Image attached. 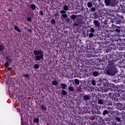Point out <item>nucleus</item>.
<instances>
[{
    "label": "nucleus",
    "mask_w": 125,
    "mask_h": 125,
    "mask_svg": "<svg viewBox=\"0 0 125 125\" xmlns=\"http://www.w3.org/2000/svg\"><path fill=\"white\" fill-rule=\"evenodd\" d=\"M93 37H94V34H93V33L90 32V33H89V38H92Z\"/></svg>",
    "instance_id": "obj_51"
},
{
    "label": "nucleus",
    "mask_w": 125,
    "mask_h": 125,
    "mask_svg": "<svg viewBox=\"0 0 125 125\" xmlns=\"http://www.w3.org/2000/svg\"><path fill=\"white\" fill-rule=\"evenodd\" d=\"M109 111H108V110L104 109L103 111V115L104 116V117H105V116L109 115Z\"/></svg>",
    "instance_id": "obj_25"
},
{
    "label": "nucleus",
    "mask_w": 125,
    "mask_h": 125,
    "mask_svg": "<svg viewBox=\"0 0 125 125\" xmlns=\"http://www.w3.org/2000/svg\"><path fill=\"white\" fill-rule=\"evenodd\" d=\"M118 91H120V92H123V91L122 89H120L119 88H117Z\"/></svg>",
    "instance_id": "obj_63"
},
{
    "label": "nucleus",
    "mask_w": 125,
    "mask_h": 125,
    "mask_svg": "<svg viewBox=\"0 0 125 125\" xmlns=\"http://www.w3.org/2000/svg\"><path fill=\"white\" fill-rule=\"evenodd\" d=\"M68 90H69V91H74L75 88L72 86H70L68 87Z\"/></svg>",
    "instance_id": "obj_45"
},
{
    "label": "nucleus",
    "mask_w": 125,
    "mask_h": 125,
    "mask_svg": "<svg viewBox=\"0 0 125 125\" xmlns=\"http://www.w3.org/2000/svg\"><path fill=\"white\" fill-rule=\"evenodd\" d=\"M89 61V62H90V63H96V59L95 58H92L90 59Z\"/></svg>",
    "instance_id": "obj_31"
},
{
    "label": "nucleus",
    "mask_w": 125,
    "mask_h": 125,
    "mask_svg": "<svg viewBox=\"0 0 125 125\" xmlns=\"http://www.w3.org/2000/svg\"><path fill=\"white\" fill-rule=\"evenodd\" d=\"M65 21L67 23H71V21L70 20V19L69 18H65Z\"/></svg>",
    "instance_id": "obj_57"
},
{
    "label": "nucleus",
    "mask_w": 125,
    "mask_h": 125,
    "mask_svg": "<svg viewBox=\"0 0 125 125\" xmlns=\"http://www.w3.org/2000/svg\"><path fill=\"white\" fill-rule=\"evenodd\" d=\"M125 96L123 95V98H120V101H123V104H116L117 108L118 109V110H119V111H123V110H125Z\"/></svg>",
    "instance_id": "obj_6"
},
{
    "label": "nucleus",
    "mask_w": 125,
    "mask_h": 125,
    "mask_svg": "<svg viewBox=\"0 0 125 125\" xmlns=\"http://www.w3.org/2000/svg\"><path fill=\"white\" fill-rule=\"evenodd\" d=\"M87 6L89 8L92 7V3H91V2H88L87 3Z\"/></svg>",
    "instance_id": "obj_48"
},
{
    "label": "nucleus",
    "mask_w": 125,
    "mask_h": 125,
    "mask_svg": "<svg viewBox=\"0 0 125 125\" xmlns=\"http://www.w3.org/2000/svg\"><path fill=\"white\" fill-rule=\"evenodd\" d=\"M62 94L63 95V96H66L67 95V91L62 89Z\"/></svg>",
    "instance_id": "obj_40"
},
{
    "label": "nucleus",
    "mask_w": 125,
    "mask_h": 125,
    "mask_svg": "<svg viewBox=\"0 0 125 125\" xmlns=\"http://www.w3.org/2000/svg\"><path fill=\"white\" fill-rule=\"evenodd\" d=\"M74 82L75 84H77V85L80 84V80H79V79H75Z\"/></svg>",
    "instance_id": "obj_46"
},
{
    "label": "nucleus",
    "mask_w": 125,
    "mask_h": 125,
    "mask_svg": "<svg viewBox=\"0 0 125 125\" xmlns=\"http://www.w3.org/2000/svg\"><path fill=\"white\" fill-rule=\"evenodd\" d=\"M94 24V28H95V31H98L99 30V27H100V22L98 20H94L93 21Z\"/></svg>",
    "instance_id": "obj_13"
},
{
    "label": "nucleus",
    "mask_w": 125,
    "mask_h": 125,
    "mask_svg": "<svg viewBox=\"0 0 125 125\" xmlns=\"http://www.w3.org/2000/svg\"><path fill=\"white\" fill-rule=\"evenodd\" d=\"M104 118L105 121L109 122H110V121H112V117H111V115H110V114L105 115L104 117Z\"/></svg>",
    "instance_id": "obj_17"
},
{
    "label": "nucleus",
    "mask_w": 125,
    "mask_h": 125,
    "mask_svg": "<svg viewBox=\"0 0 125 125\" xmlns=\"http://www.w3.org/2000/svg\"><path fill=\"white\" fill-rule=\"evenodd\" d=\"M115 22L117 25H122V24H124V16L123 15L116 14L115 16Z\"/></svg>",
    "instance_id": "obj_5"
},
{
    "label": "nucleus",
    "mask_w": 125,
    "mask_h": 125,
    "mask_svg": "<svg viewBox=\"0 0 125 125\" xmlns=\"http://www.w3.org/2000/svg\"><path fill=\"white\" fill-rule=\"evenodd\" d=\"M117 95L116 94H113L111 99L112 100H114V101H118V96H120L119 94H117Z\"/></svg>",
    "instance_id": "obj_22"
},
{
    "label": "nucleus",
    "mask_w": 125,
    "mask_h": 125,
    "mask_svg": "<svg viewBox=\"0 0 125 125\" xmlns=\"http://www.w3.org/2000/svg\"><path fill=\"white\" fill-rule=\"evenodd\" d=\"M61 86L62 88L64 90L67 87V84L62 83L61 84Z\"/></svg>",
    "instance_id": "obj_37"
},
{
    "label": "nucleus",
    "mask_w": 125,
    "mask_h": 125,
    "mask_svg": "<svg viewBox=\"0 0 125 125\" xmlns=\"http://www.w3.org/2000/svg\"><path fill=\"white\" fill-rule=\"evenodd\" d=\"M41 109L43 113H44V112H46V110H47V107H46V105L42 104L41 105Z\"/></svg>",
    "instance_id": "obj_20"
},
{
    "label": "nucleus",
    "mask_w": 125,
    "mask_h": 125,
    "mask_svg": "<svg viewBox=\"0 0 125 125\" xmlns=\"http://www.w3.org/2000/svg\"><path fill=\"white\" fill-rule=\"evenodd\" d=\"M89 11L90 12H94V11H96V8L95 7H92L89 9Z\"/></svg>",
    "instance_id": "obj_38"
},
{
    "label": "nucleus",
    "mask_w": 125,
    "mask_h": 125,
    "mask_svg": "<svg viewBox=\"0 0 125 125\" xmlns=\"http://www.w3.org/2000/svg\"><path fill=\"white\" fill-rule=\"evenodd\" d=\"M63 9L65 10V11H68L69 10V7L67 5H64L63 6Z\"/></svg>",
    "instance_id": "obj_35"
},
{
    "label": "nucleus",
    "mask_w": 125,
    "mask_h": 125,
    "mask_svg": "<svg viewBox=\"0 0 125 125\" xmlns=\"http://www.w3.org/2000/svg\"><path fill=\"white\" fill-rule=\"evenodd\" d=\"M120 5L121 6V9L120 12H122V13H125V7L123 6L122 5Z\"/></svg>",
    "instance_id": "obj_36"
},
{
    "label": "nucleus",
    "mask_w": 125,
    "mask_h": 125,
    "mask_svg": "<svg viewBox=\"0 0 125 125\" xmlns=\"http://www.w3.org/2000/svg\"><path fill=\"white\" fill-rule=\"evenodd\" d=\"M85 57H86V58H87V57H93V56L91 54H86V55H85Z\"/></svg>",
    "instance_id": "obj_54"
},
{
    "label": "nucleus",
    "mask_w": 125,
    "mask_h": 125,
    "mask_svg": "<svg viewBox=\"0 0 125 125\" xmlns=\"http://www.w3.org/2000/svg\"><path fill=\"white\" fill-rule=\"evenodd\" d=\"M27 21H28V22H32V17H28L27 18Z\"/></svg>",
    "instance_id": "obj_56"
},
{
    "label": "nucleus",
    "mask_w": 125,
    "mask_h": 125,
    "mask_svg": "<svg viewBox=\"0 0 125 125\" xmlns=\"http://www.w3.org/2000/svg\"><path fill=\"white\" fill-rule=\"evenodd\" d=\"M93 91H96V92H99V89L97 87H95L93 88Z\"/></svg>",
    "instance_id": "obj_53"
},
{
    "label": "nucleus",
    "mask_w": 125,
    "mask_h": 125,
    "mask_svg": "<svg viewBox=\"0 0 125 125\" xmlns=\"http://www.w3.org/2000/svg\"><path fill=\"white\" fill-rule=\"evenodd\" d=\"M104 100L101 99H98V104H100V105H104Z\"/></svg>",
    "instance_id": "obj_28"
},
{
    "label": "nucleus",
    "mask_w": 125,
    "mask_h": 125,
    "mask_svg": "<svg viewBox=\"0 0 125 125\" xmlns=\"http://www.w3.org/2000/svg\"><path fill=\"white\" fill-rule=\"evenodd\" d=\"M77 22L74 23V26H79V24H84V21L82 18H78L76 21Z\"/></svg>",
    "instance_id": "obj_14"
},
{
    "label": "nucleus",
    "mask_w": 125,
    "mask_h": 125,
    "mask_svg": "<svg viewBox=\"0 0 125 125\" xmlns=\"http://www.w3.org/2000/svg\"><path fill=\"white\" fill-rule=\"evenodd\" d=\"M115 42L116 44H117V45H119L120 48H119V50H124L125 49V43H124L123 42V40L121 39H118L117 40L115 41Z\"/></svg>",
    "instance_id": "obj_8"
},
{
    "label": "nucleus",
    "mask_w": 125,
    "mask_h": 125,
    "mask_svg": "<svg viewBox=\"0 0 125 125\" xmlns=\"http://www.w3.org/2000/svg\"><path fill=\"white\" fill-rule=\"evenodd\" d=\"M102 83L104 85L102 88V92H108V91L110 90V87H109V86H110V83L108 82V80H107V79H104L103 80Z\"/></svg>",
    "instance_id": "obj_4"
},
{
    "label": "nucleus",
    "mask_w": 125,
    "mask_h": 125,
    "mask_svg": "<svg viewBox=\"0 0 125 125\" xmlns=\"http://www.w3.org/2000/svg\"><path fill=\"white\" fill-rule=\"evenodd\" d=\"M34 69H38L40 68V65L39 64H35L34 66Z\"/></svg>",
    "instance_id": "obj_50"
},
{
    "label": "nucleus",
    "mask_w": 125,
    "mask_h": 125,
    "mask_svg": "<svg viewBox=\"0 0 125 125\" xmlns=\"http://www.w3.org/2000/svg\"><path fill=\"white\" fill-rule=\"evenodd\" d=\"M95 29L93 27H90V29H89V31L88 33H95Z\"/></svg>",
    "instance_id": "obj_34"
},
{
    "label": "nucleus",
    "mask_w": 125,
    "mask_h": 125,
    "mask_svg": "<svg viewBox=\"0 0 125 125\" xmlns=\"http://www.w3.org/2000/svg\"><path fill=\"white\" fill-rule=\"evenodd\" d=\"M97 107L98 105H96V104H92V101H90L89 105L88 106V110L90 111V113H91V112H93V110H92L93 108H97Z\"/></svg>",
    "instance_id": "obj_12"
},
{
    "label": "nucleus",
    "mask_w": 125,
    "mask_h": 125,
    "mask_svg": "<svg viewBox=\"0 0 125 125\" xmlns=\"http://www.w3.org/2000/svg\"><path fill=\"white\" fill-rule=\"evenodd\" d=\"M110 85L111 86V87H112V88H114V89L115 88H117V86H116L115 84H111Z\"/></svg>",
    "instance_id": "obj_60"
},
{
    "label": "nucleus",
    "mask_w": 125,
    "mask_h": 125,
    "mask_svg": "<svg viewBox=\"0 0 125 125\" xmlns=\"http://www.w3.org/2000/svg\"><path fill=\"white\" fill-rule=\"evenodd\" d=\"M110 37H111V34H108V37H106L104 40V43L105 44H109V43H111L112 41L110 39Z\"/></svg>",
    "instance_id": "obj_15"
},
{
    "label": "nucleus",
    "mask_w": 125,
    "mask_h": 125,
    "mask_svg": "<svg viewBox=\"0 0 125 125\" xmlns=\"http://www.w3.org/2000/svg\"><path fill=\"white\" fill-rule=\"evenodd\" d=\"M4 50V47L1 45L0 44V52H2Z\"/></svg>",
    "instance_id": "obj_43"
},
{
    "label": "nucleus",
    "mask_w": 125,
    "mask_h": 125,
    "mask_svg": "<svg viewBox=\"0 0 125 125\" xmlns=\"http://www.w3.org/2000/svg\"><path fill=\"white\" fill-rule=\"evenodd\" d=\"M113 118L114 119V121H116V122H121L122 120L124 119V115L123 113H121L120 112H118L115 116H113Z\"/></svg>",
    "instance_id": "obj_10"
},
{
    "label": "nucleus",
    "mask_w": 125,
    "mask_h": 125,
    "mask_svg": "<svg viewBox=\"0 0 125 125\" xmlns=\"http://www.w3.org/2000/svg\"><path fill=\"white\" fill-rule=\"evenodd\" d=\"M105 31L106 32V33H107V35H108V36H109V34H110L109 33H113V30H108L107 29H106Z\"/></svg>",
    "instance_id": "obj_52"
},
{
    "label": "nucleus",
    "mask_w": 125,
    "mask_h": 125,
    "mask_svg": "<svg viewBox=\"0 0 125 125\" xmlns=\"http://www.w3.org/2000/svg\"><path fill=\"white\" fill-rule=\"evenodd\" d=\"M6 60L9 63H11V62H12V57L10 56H7L6 57Z\"/></svg>",
    "instance_id": "obj_24"
},
{
    "label": "nucleus",
    "mask_w": 125,
    "mask_h": 125,
    "mask_svg": "<svg viewBox=\"0 0 125 125\" xmlns=\"http://www.w3.org/2000/svg\"><path fill=\"white\" fill-rule=\"evenodd\" d=\"M30 8L32 10H36V8H37V6L34 4H31L30 5Z\"/></svg>",
    "instance_id": "obj_33"
},
{
    "label": "nucleus",
    "mask_w": 125,
    "mask_h": 125,
    "mask_svg": "<svg viewBox=\"0 0 125 125\" xmlns=\"http://www.w3.org/2000/svg\"><path fill=\"white\" fill-rule=\"evenodd\" d=\"M118 72V70L115 67H108L104 70V73L107 76H115Z\"/></svg>",
    "instance_id": "obj_2"
},
{
    "label": "nucleus",
    "mask_w": 125,
    "mask_h": 125,
    "mask_svg": "<svg viewBox=\"0 0 125 125\" xmlns=\"http://www.w3.org/2000/svg\"><path fill=\"white\" fill-rule=\"evenodd\" d=\"M121 34L123 35L122 37H125V29H122V32Z\"/></svg>",
    "instance_id": "obj_59"
},
{
    "label": "nucleus",
    "mask_w": 125,
    "mask_h": 125,
    "mask_svg": "<svg viewBox=\"0 0 125 125\" xmlns=\"http://www.w3.org/2000/svg\"><path fill=\"white\" fill-rule=\"evenodd\" d=\"M83 112L86 114H90V110H89L87 108L85 107L83 109Z\"/></svg>",
    "instance_id": "obj_32"
},
{
    "label": "nucleus",
    "mask_w": 125,
    "mask_h": 125,
    "mask_svg": "<svg viewBox=\"0 0 125 125\" xmlns=\"http://www.w3.org/2000/svg\"><path fill=\"white\" fill-rule=\"evenodd\" d=\"M77 15H72L70 17L71 19L72 20H75V19H77Z\"/></svg>",
    "instance_id": "obj_42"
},
{
    "label": "nucleus",
    "mask_w": 125,
    "mask_h": 125,
    "mask_svg": "<svg viewBox=\"0 0 125 125\" xmlns=\"http://www.w3.org/2000/svg\"><path fill=\"white\" fill-rule=\"evenodd\" d=\"M33 53L35 57L36 61H40V60H43V51L42 50H34Z\"/></svg>",
    "instance_id": "obj_3"
},
{
    "label": "nucleus",
    "mask_w": 125,
    "mask_h": 125,
    "mask_svg": "<svg viewBox=\"0 0 125 125\" xmlns=\"http://www.w3.org/2000/svg\"><path fill=\"white\" fill-rule=\"evenodd\" d=\"M14 29L15 30V31H17L19 33H21V29H20V28H19V27L17 25H15Z\"/></svg>",
    "instance_id": "obj_30"
},
{
    "label": "nucleus",
    "mask_w": 125,
    "mask_h": 125,
    "mask_svg": "<svg viewBox=\"0 0 125 125\" xmlns=\"http://www.w3.org/2000/svg\"><path fill=\"white\" fill-rule=\"evenodd\" d=\"M123 28L121 26H116L113 31L118 37H123L122 33Z\"/></svg>",
    "instance_id": "obj_9"
},
{
    "label": "nucleus",
    "mask_w": 125,
    "mask_h": 125,
    "mask_svg": "<svg viewBox=\"0 0 125 125\" xmlns=\"http://www.w3.org/2000/svg\"><path fill=\"white\" fill-rule=\"evenodd\" d=\"M40 121V119L38 118H36L33 120V123H36L39 125V122Z\"/></svg>",
    "instance_id": "obj_41"
},
{
    "label": "nucleus",
    "mask_w": 125,
    "mask_h": 125,
    "mask_svg": "<svg viewBox=\"0 0 125 125\" xmlns=\"http://www.w3.org/2000/svg\"><path fill=\"white\" fill-rule=\"evenodd\" d=\"M106 52H110L111 51V49L109 48L106 50Z\"/></svg>",
    "instance_id": "obj_64"
},
{
    "label": "nucleus",
    "mask_w": 125,
    "mask_h": 125,
    "mask_svg": "<svg viewBox=\"0 0 125 125\" xmlns=\"http://www.w3.org/2000/svg\"><path fill=\"white\" fill-rule=\"evenodd\" d=\"M52 84L53 85H58V82L56 80H54L52 82Z\"/></svg>",
    "instance_id": "obj_44"
},
{
    "label": "nucleus",
    "mask_w": 125,
    "mask_h": 125,
    "mask_svg": "<svg viewBox=\"0 0 125 125\" xmlns=\"http://www.w3.org/2000/svg\"><path fill=\"white\" fill-rule=\"evenodd\" d=\"M112 82L115 83H120V78H118V77L115 78L113 79Z\"/></svg>",
    "instance_id": "obj_29"
},
{
    "label": "nucleus",
    "mask_w": 125,
    "mask_h": 125,
    "mask_svg": "<svg viewBox=\"0 0 125 125\" xmlns=\"http://www.w3.org/2000/svg\"><path fill=\"white\" fill-rule=\"evenodd\" d=\"M92 75L94 77H98V76H100V72H98V71H94L92 72Z\"/></svg>",
    "instance_id": "obj_27"
},
{
    "label": "nucleus",
    "mask_w": 125,
    "mask_h": 125,
    "mask_svg": "<svg viewBox=\"0 0 125 125\" xmlns=\"http://www.w3.org/2000/svg\"><path fill=\"white\" fill-rule=\"evenodd\" d=\"M22 78H24L25 80H29L30 79V75L28 74H21Z\"/></svg>",
    "instance_id": "obj_23"
},
{
    "label": "nucleus",
    "mask_w": 125,
    "mask_h": 125,
    "mask_svg": "<svg viewBox=\"0 0 125 125\" xmlns=\"http://www.w3.org/2000/svg\"><path fill=\"white\" fill-rule=\"evenodd\" d=\"M118 0H104V3L106 6L115 7L114 11L115 12H121V7L118 5Z\"/></svg>",
    "instance_id": "obj_1"
},
{
    "label": "nucleus",
    "mask_w": 125,
    "mask_h": 125,
    "mask_svg": "<svg viewBox=\"0 0 125 125\" xmlns=\"http://www.w3.org/2000/svg\"><path fill=\"white\" fill-rule=\"evenodd\" d=\"M39 14L42 16H43V11L42 10H41L39 12Z\"/></svg>",
    "instance_id": "obj_61"
},
{
    "label": "nucleus",
    "mask_w": 125,
    "mask_h": 125,
    "mask_svg": "<svg viewBox=\"0 0 125 125\" xmlns=\"http://www.w3.org/2000/svg\"><path fill=\"white\" fill-rule=\"evenodd\" d=\"M90 99H91V95L90 94L85 95L83 97V100H84V101H87L90 100Z\"/></svg>",
    "instance_id": "obj_16"
},
{
    "label": "nucleus",
    "mask_w": 125,
    "mask_h": 125,
    "mask_svg": "<svg viewBox=\"0 0 125 125\" xmlns=\"http://www.w3.org/2000/svg\"><path fill=\"white\" fill-rule=\"evenodd\" d=\"M4 66L5 68H7L9 66V62H6L4 64Z\"/></svg>",
    "instance_id": "obj_49"
},
{
    "label": "nucleus",
    "mask_w": 125,
    "mask_h": 125,
    "mask_svg": "<svg viewBox=\"0 0 125 125\" xmlns=\"http://www.w3.org/2000/svg\"><path fill=\"white\" fill-rule=\"evenodd\" d=\"M60 13L61 14H65V13H67V12L63 9L60 11Z\"/></svg>",
    "instance_id": "obj_58"
},
{
    "label": "nucleus",
    "mask_w": 125,
    "mask_h": 125,
    "mask_svg": "<svg viewBox=\"0 0 125 125\" xmlns=\"http://www.w3.org/2000/svg\"><path fill=\"white\" fill-rule=\"evenodd\" d=\"M62 18H63L64 19H65L66 18H68V15H67V14L66 13L62 14Z\"/></svg>",
    "instance_id": "obj_47"
},
{
    "label": "nucleus",
    "mask_w": 125,
    "mask_h": 125,
    "mask_svg": "<svg viewBox=\"0 0 125 125\" xmlns=\"http://www.w3.org/2000/svg\"><path fill=\"white\" fill-rule=\"evenodd\" d=\"M119 59L114 58V59H112L111 60L109 61L108 65L110 67H115V66L117 65V61H118Z\"/></svg>",
    "instance_id": "obj_11"
},
{
    "label": "nucleus",
    "mask_w": 125,
    "mask_h": 125,
    "mask_svg": "<svg viewBox=\"0 0 125 125\" xmlns=\"http://www.w3.org/2000/svg\"><path fill=\"white\" fill-rule=\"evenodd\" d=\"M77 12L80 13L82 12V11H84V7L83 6H79L77 9H76Z\"/></svg>",
    "instance_id": "obj_21"
},
{
    "label": "nucleus",
    "mask_w": 125,
    "mask_h": 125,
    "mask_svg": "<svg viewBox=\"0 0 125 125\" xmlns=\"http://www.w3.org/2000/svg\"><path fill=\"white\" fill-rule=\"evenodd\" d=\"M105 57L104 55H102L100 58H98L99 62H105Z\"/></svg>",
    "instance_id": "obj_19"
},
{
    "label": "nucleus",
    "mask_w": 125,
    "mask_h": 125,
    "mask_svg": "<svg viewBox=\"0 0 125 125\" xmlns=\"http://www.w3.org/2000/svg\"><path fill=\"white\" fill-rule=\"evenodd\" d=\"M54 16L55 17H57V16H58V17H59V13H57V12L55 13L54 14Z\"/></svg>",
    "instance_id": "obj_62"
},
{
    "label": "nucleus",
    "mask_w": 125,
    "mask_h": 125,
    "mask_svg": "<svg viewBox=\"0 0 125 125\" xmlns=\"http://www.w3.org/2000/svg\"><path fill=\"white\" fill-rule=\"evenodd\" d=\"M98 106H97L96 108V110H95V114H97V115H101V112L100 111V108L98 109Z\"/></svg>",
    "instance_id": "obj_26"
},
{
    "label": "nucleus",
    "mask_w": 125,
    "mask_h": 125,
    "mask_svg": "<svg viewBox=\"0 0 125 125\" xmlns=\"http://www.w3.org/2000/svg\"><path fill=\"white\" fill-rule=\"evenodd\" d=\"M55 19H56V18L51 20L50 23L51 25H54V24L56 23V21L55 20Z\"/></svg>",
    "instance_id": "obj_39"
},
{
    "label": "nucleus",
    "mask_w": 125,
    "mask_h": 125,
    "mask_svg": "<svg viewBox=\"0 0 125 125\" xmlns=\"http://www.w3.org/2000/svg\"><path fill=\"white\" fill-rule=\"evenodd\" d=\"M91 83L92 85H96V83L95 82V80L93 79L91 81Z\"/></svg>",
    "instance_id": "obj_55"
},
{
    "label": "nucleus",
    "mask_w": 125,
    "mask_h": 125,
    "mask_svg": "<svg viewBox=\"0 0 125 125\" xmlns=\"http://www.w3.org/2000/svg\"><path fill=\"white\" fill-rule=\"evenodd\" d=\"M103 100L105 103V105L112 106V101L111 98L109 97V95L105 94L103 97Z\"/></svg>",
    "instance_id": "obj_7"
},
{
    "label": "nucleus",
    "mask_w": 125,
    "mask_h": 125,
    "mask_svg": "<svg viewBox=\"0 0 125 125\" xmlns=\"http://www.w3.org/2000/svg\"><path fill=\"white\" fill-rule=\"evenodd\" d=\"M105 60L107 61H110L111 60H112V59H114L115 57L111 56V55L110 54H107L105 56Z\"/></svg>",
    "instance_id": "obj_18"
}]
</instances>
